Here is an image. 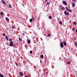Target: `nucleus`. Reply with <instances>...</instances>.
<instances>
[{"instance_id": "obj_1", "label": "nucleus", "mask_w": 77, "mask_h": 77, "mask_svg": "<svg viewBox=\"0 0 77 77\" xmlns=\"http://www.w3.org/2000/svg\"><path fill=\"white\" fill-rule=\"evenodd\" d=\"M60 7L61 10V11H64V10H65V8L63 7L62 5H60Z\"/></svg>"}, {"instance_id": "obj_2", "label": "nucleus", "mask_w": 77, "mask_h": 77, "mask_svg": "<svg viewBox=\"0 0 77 77\" xmlns=\"http://www.w3.org/2000/svg\"><path fill=\"white\" fill-rule=\"evenodd\" d=\"M13 43L12 42V41H11L10 42V46H13Z\"/></svg>"}, {"instance_id": "obj_3", "label": "nucleus", "mask_w": 77, "mask_h": 77, "mask_svg": "<svg viewBox=\"0 0 77 77\" xmlns=\"http://www.w3.org/2000/svg\"><path fill=\"white\" fill-rule=\"evenodd\" d=\"M60 47L62 48L63 47V42H62L60 43Z\"/></svg>"}, {"instance_id": "obj_4", "label": "nucleus", "mask_w": 77, "mask_h": 77, "mask_svg": "<svg viewBox=\"0 0 77 77\" xmlns=\"http://www.w3.org/2000/svg\"><path fill=\"white\" fill-rule=\"evenodd\" d=\"M63 5H67V3L65 1H63Z\"/></svg>"}, {"instance_id": "obj_5", "label": "nucleus", "mask_w": 77, "mask_h": 77, "mask_svg": "<svg viewBox=\"0 0 77 77\" xmlns=\"http://www.w3.org/2000/svg\"><path fill=\"white\" fill-rule=\"evenodd\" d=\"M23 73L22 72H20V75L21 76H23Z\"/></svg>"}, {"instance_id": "obj_6", "label": "nucleus", "mask_w": 77, "mask_h": 77, "mask_svg": "<svg viewBox=\"0 0 77 77\" xmlns=\"http://www.w3.org/2000/svg\"><path fill=\"white\" fill-rule=\"evenodd\" d=\"M31 40L30 39H28L27 40V42L28 44H29L30 43Z\"/></svg>"}, {"instance_id": "obj_7", "label": "nucleus", "mask_w": 77, "mask_h": 77, "mask_svg": "<svg viewBox=\"0 0 77 77\" xmlns=\"http://www.w3.org/2000/svg\"><path fill=\"white\" fill-rule=\"evenodd\" d=\"M64 14L66 15H69V14L67 13V11H65L64 12Z\"/></svg>"}, {"instance_id": "obj_8", "label": "nucleus", "mask_w": 77, "mask_h": 77, "mask_svg": "<svg viewBox=\"0 0 77 77\" xmlns=\"http://www.w3.org/2000/svg\"><path fill=\"white\" fill-rule=\"evenodd\" d=\"M2 2L3 3V4H4V5H6V2H5L4 0H2Z\"/></svg>"}, {"instance_id": "obj_9", "label": "nucleus", "mask_w": 77, "mask_h": 77, "mask_svg": "<svg viewBox=\"0 0 77 77\" xmlns=\"http://www.w3.org/2000/svg\"><path fill=\"white\" fill-rule=\"evenodd\" d=\"M0 77H4V76L2 73H0Z\"/></svg>"}, {"instance_id": "obj_10", "label": "nucleus", "mask_w": 77, "mask_h": 77, "mask_svg": "<svg viewBox=\"0 0 77 77\" xmlns=\"http://www.w3.org/2000/svg\"><path fill=\"white\" fill-rule=\"evenodd\" d=\"M40 58H42V59H43L44 55H42L41 56H40Z\"/></svg>"}, {"instance_id": "obj_11", "label": "nucleus", "mask_w": 77, "mask_h": 77, "mask_svg": "<svg viewBox=\"0 0 77 77\" xmlns=\"http://www.w3.org/2000/svg\"><path fill=\"white\" fill-rule=\"evenodd\" d=\"M8 7H9V8H12V6H11V5L9 4Z\"/></svg>"}, {"instance_id": "obj_12", "label": "nucleus", "mask_w": 77, "mask_h": 77, "mask_svg": "<svg viewBox=\"0 0 77 77\" xmlns=\"http://www.w3.org/2000/svg\"><path fill=\"white\" fill-rule=\"evenodd\" d=\"M63 45H64L65 46H66V42H63Z\"/></svg>"}, {"instance_id": "obj_13", "label": "nucleus", "mask_w": 77, "mask_h": 77, "mask_svg": "<svg viewBox=\"0 0 77 77\" xmlns=\"http://www.w3.org/2000/svg\"><path fill=\"white\" fill-rule=\"evenodd\" d=\"M75 6V4L74 3H72V7H74Z\"/></svg>"}, {"instance_id": "obj_14", "label": "nucleus", "mask_w": 77, "mask_h": 77, "mask_svg": "<svg viewBox=\"0 0 77 77\" xmlns=\"http://www.w3.org/2000/svg\"><path fill=\"white\" fill-rule=\"evenodd\" d=\"M5 19H6V21H9V18H6Z\"/></svg>"}, {"instance_id": "obj_15", "label": "nucleus", "mask_w": 77, "mask_h": 77, "mask_svg": "<svg viewBox=\"0 0 77 77\" xmlns=\"http://www.w3.org/2000/svg\"><path fill=\"white\" fill-rule=\"evenodd\" d=\"M59 24H62V21H61V20L60 21V22H59Z\"/></svg>"}, {"instance_id": "obj_16", "label": "nucleus", "mask_w": 77, "mask_h": 77, "mask_svg": "<svg viewBox=\"0 0 77 77\" xmlns=\"http://www.w3.org/2000/svg\"><path fill=\"white\" fill-rule=\"evenodd\" d=\"M29 52L30 53V54H32V50L30 51H29Z\"/></svg>"}, {"instance_id": "obj_17", "label": "nucleus", "mask_w": 77, "mask_h": 77, "mask_svg": "<svg viewBox=\"0 0 77 77\" xmlns=\"http://www.w3.org/2000/svg\"><path fill=\"white\" fill-rule=\"evenodd\" d=\"M1 15H3V12H1Z\"/></svg>"}, {"instance_id": "obj_18", "label": "nucleus", "mask_w": 77, "mask_h": 77, "mask_svg": "<svg viewBox=\"0 0 77 77\" xmlns=\"http://www.w3.org/2000/svg\"><path fill=\"white\" fill-rule=\"evenodd\" d=\"M29 21H30V22L31 23V22H32V19H30L29 20Z\"/></svg>"}, {"instance_id": "obj_19", "label": "nucleus", "mask_w": 77, "mask_h": 77, "mask_svg": "<svg viewBox=\"0 0 77 77\" xmlns=\"http://www.w3.org/2000/svg\"><path fill=\"white\" fill-rule=\"evenodd\" d=\"M73 24L74 25H76V24H77V23L75 22H74L73 23Z\"/></svg>"}, {"instance_id": "obj_20", "label": "nucleus", "mask_w": 77, "mask_h": 77, "mask_svg": "<svg viewBox=\"0 0 77 77\" xmlns=\"http://www.w3.org/2000/svg\"><path fill=\"white\" fill-rule=\"evenodd\" d=\"M73 2H74V3H75L76 2H77V0H72Z\"/></svg>"}, {"instance_id": "obj_21", "label": "nucleus", "mask_w": 77, "mask_h": 77, "mask_svg": "<svg viewBox=\"0 0 77 77\" xmlns=\"http://www.w3.org/2000/svg\"><path fill=\"white\" fill-rule=\"evenodd\" d=\"M68 11L69 12H72V11H71V10H70V9L68 10Z\"/></svg>"}, {"instance_id": "obj_22", "label": "nucleus", "mask_w": 77, "mask_h": 77, "mask_svg": "<svg viewBox=\"0 0 77 77\" xmlns=\"http://www.w3.org/2000/svg\"><path fill=\"white\" fill-rule=\"evenodd\" d=\"M12 28H13V29H15V26H12Z\"/></svg>"}, {"instance_id": "obj_23", "label": "nucleus", "mask_w": 77, "mask_h": 77, "mask_svg": "<svg viewBox=\"0 0 77 77\" xmlns=\"http://www.w3.org/2000/svg\"><path fill=\"white\" fill-rule=\"evenodd\" d=\"M15 64H16V65L17 66H18V64L16 62H15Z\"/></svg>"}, {"instance_id": "obj_24", "label": "nucleus", "mask_w": 77, "mask_h": 77, "mask_svg": "<svg viewBox=\"0 0 77 77\" xmlns=\"http://www.w3.org/2000/svg\"><path fill=\"white\" fill-rule=\"evenodd\" d=\"M50 35H51V34H49L47 35L48 37H49V36H50Z\"/></svg>"}, {"instance_id": "obj_25", "label": "nucleus", "mask_w": 77, "mask_h": 77, "mask_svg": "<svg viewBox=\"0 0 77 77\" xmlns=\"http://www.w3.org/2000/svg\"><path fill=\"white\" fill-rule=\"evenodd\" d=\"M6 35V34H3V35H2V36H5V35Z\"/></svg>"}, {"instance_id": "obj_26", "label": "nucleus", "mask_w": 77, "mask_h": 77, "mask_svg": "<svg viewBox=\"0 0 77 77\" xmlns=\"http://www.w3.org/2000/svg\"><path fill=\"white\" fill-rule=\"evenodd\" d=\"M5 38L6 39H8V37L7 36V35L5 36Z\"/></svg>"}, {"instance_id": "obj_27", "label": "nucleus", "mask_w": 77, "mask_h": 77, "mask_svg": "<svg viewBox=\"0 0 77 77\" xmlns=\"http://www.w3.org/2000/svg\"><path fill=\"white\" fill-rule=\"evenodd\" d=\"M75 44V46H77V43H76L75 42L74 43Z\"/></svg>"}, {"instance_id": "obj_28", "label": "nucleus", "mask_w": 77, "mask_h": 77, "mask_svg": "<svg viewBox=\"0 0 77 77\" xmlns=\"http://www.w3.org/2000/svg\"><path fill=\"white\" fill-rule=\"evenodd\" d=\"M70 63V61H69V62L68 63H67V64L68 65H69V64Z\"/></svg>"}, {"instance_id": "obj_29", "label": "nucleus", "mask_w": 77, "mask_h": 77, "mask_svg": "<svg viewBox=\"0 0 77 77\" xmlns=\"http://www.w3.org/2000/svg\"><path fill=\"white\" fill-rule=\"evenodd\" d=\"M49 18L50 19H51L52 18V17H51V16H50L49 17Z\"/></svg>"}, {"instance_id": "obj_30", "label": "nucleus", "mask_w": 77, "mask_h": 77, "mask_svg": "<svg viewBox=\"0 0 77 77\" xmlns=\"http://www.w3.org/2000/svg\"><path fill=\"white\" fill-rule=\"evenodd\" d=\"M65 8H66V9L67 10H68V11L69 9H68V8H67V7H65Z\"/></svg>"}, {"instance_id": "obj_31", "label": "nucleus", "mask_w": 77, "mask_h": 77, "mask_svg": "<svg viewBox=\"0 0 77 77\" xmlns=\"http://www.w3.org/2000/svg\"><path fill=\"white\" fill-rule=\"evenodd\" d=\"M72 30H73V31H74V30H75V28H73L72 29Z\"/></svg>"}, {"instance_id": "obj_32", "label": "nucleus", "mask_w": 77, "mask_h": 77, "mask_svg": "<svg viewBox=\"0 0 77 77\" xmlns=\"http://www.w3.org/2000/svg\"><path fill=\"white\" fill-rule=\"evenodd\" d=\"M47 5H50V3L49 2H47Z\"/></svg>"}, {"instance_id": "obj_33", "label": "nucleus", "mask_w": 77, "mask_h": 77, "mask_svg": "<svg viewBox=\"0 0 77 77\" xmlns=\"http://www.w3.org/2000/svg\"><path fill=\"white\" fill-rule=\"evenodd\" d=\"M12 40V39H9V41H11Z\"/></svg>"}, {"instance_id": "obj_34", "label": "nucleus", "mask_w": 77, "mask_h": 77, "mask_svg": "<svg viewBox=\"0 0 77 77\" xmlns=\"http://www.w3.org/2000/svg\"><path fill=\"white\" fill-rule=\"evenodd\" d=\"M60 20V18H57L58 21H59V20Z\"/></svg>"}, {"instance_id": "obj_35", "label": "nucleus", "mask_w": 77, "mask_h": 77, "mask_svg": "<svg viewBox=\"0 0 77 77\" xmlns=\"http://www.w3.org/2000/svg\"><path fill=\"white\" fill-rule=\"evenodd\" d=\"M14 47V46H16V45H14L13 44V45Z\"/></svg>"}, {"instance_id": "obj_36", "label": "nucleus", "mask_w": 77, "mask_h": 77, "mask_svg": "<svg viewBox=\"0 0 77 77\" xmlns=\"http://www.w3.org/2000/svg\"><path fill=\"white\" fill-rule=\"evenodd\" d=\"M20 41H22V39H20Z\"/></svg>"}, {"instance_id": "obj_37", "label": "nucleus", "mask_w": 77, "mask_h": 77, "mask_svg": "<svg viewBox=\"0 0 77 77\" xmlns=\"http://www.w3.org/2000/svg\"><path fill=\"white\" fill-rule=\"evenodd\" d=\"M32 19H33V20H34V19L33 18V17H32Z\"/></svg>"}, {"instance_id": "obj_38", "label": "nucleus", "mask_w": 77, "mask_h": 77, "mask_svg": "<svg viewBox=\"0 0 77 77\" xmlns=\"http://www.w3.org/2000/svg\"><path fill=\"white\" fill-rule=\"evenodd\" d=\"M22 35H23V36H24V33H23V34H22Z\"/></svg>"}, {"instance_id": "obj_39", "label": "nucleus", "mask_w": 77, "mask_h": 77, "mask_svg": "<svg viewBox=\"0 0 77 77\" xmlns=\"http://www.w3.org/2000/svg\"><path fill=\"white\" fill-rule=\"evenodd\" d=\"M25 77H28L27 75H26Z\"/></svg>"}, {"instance_id": "obj_40", "label": "nucleus", "mask_w": 77, "mask_h": 77, "mask_svg": "<svg viewBox=\"0 0 77 77\" xmlns=\"http://www.w3.org/2000/svg\"><path fill=\"white\" fill-rule=\"evenodd\" d=\"M48 0H45V2H47Z\"/></svg>"}, {"instance_id": "obj_41", "label": "nucleus", "mask_w": 77, "mask_h": 77, "mask_svg": "<svg viewBox=\"0 0 77 77\" xmlns=\"http://www.w3.org/2000/svg\"><path fill=\"white\" fill-rule=\"evenodd\" d=\"M75 32H77V29H76L75 30Z\"/></svg>"}, {"instance_id": "obj_42", "label": "nucleus", "mask_w": 77, "mask_h": 77, "mask_svg": "<svg viewBox=\"0 0 77 77\" xmlns=\"http://www.w3.org/2000/svg\"><path fill=\"white\" fill-rule=\"evenodd\" d=\"M40 63H42V61H41V60H40Z\"/></svg>"}, {"instance_id": "obj_43", "label": "nucleus", "mask_w": 77, "mask_h": 77, "mask_svg": "<svg viewBox=\"0 0 77 77\" xmlns=\"http://www.w3.org/2000/svg\"><path fill=\"white\" fill-rule=\"evenodd\" d=\"M8 28H6L7 30H8Z\"/></svg>"}, {"instance_id": "obj_44", "label": "nucleus", "mask_w": 77, "mask_h": 77, "mask_svg": "<svg viewBox=\"0 0 77 77\" xmlns=\"http://www.w3.org/2000/svg\"><path fill=\"white\" fill-rule=\"evenodd\" d=\"M34 38H35V37H34Z\"/></svg>"}, {"instance_id": "obj_45", "label": "nucleus", "mask_w": 77, "mask_h": 77, "mask_svg": "<svg viewBox=\"0 0 77 77\" xmlns=\"http://www.w3.org/2000/svg\"><path fill=\"white\" fill-rule=\"evenodd\" d=\"M19 39H20V37H19Z\"/></svg>"}, {"instance_id": "obj_46", "label": "nucleus", "mask_w": 77, "mask_h": 77, "mask_svg": "<svg viewBox=\"0 0 77 77\" xmlns=\"http://www.w3.org/2000/svg\"><path fill=\"white\" fill-rule=\"evenodd\" d=\"M75 40H76V39H75Z\"/></svg>"}, {"instance_id": "obj_47", "label": "nucleus", "mask_w": 77, "mask_h": 77, "mask_svg": "<svg viewBox=\"0 0 77 77\" xmlns=\"http://www.w3.org/2000/svg\"><path fill=\"white\" fill-rule=\"evenodd\" d=\"M19 40H20V39H19Z\"/></svg>"}, {"instance_id": "obj_48", "label": "nucleus", "mask_w": 77, "mask_h": 77, "mask_svg": "<svg viewBox=\"0 0 77 77\" xmlns=\"http://www.w3.org/2000/svg\"><path fill=\"white\" fill-rule=\"evenodd\" d=\"M34 34H35V33H34Z\"/></svg>"}, {"instance_id": "obj_49", "label": "nucleus", "mask_w": 77, "mask_h": 77, "mask_svg": "<svg viewBox=\"0 0 77 77\" xmlns=\"http://www.w3.org/2000/svg\"><path fill=\"white\" fill-rule=\"evenodd\" d=\"M20 39H21V38H20Z\"/></svg>"}]
</instances>
